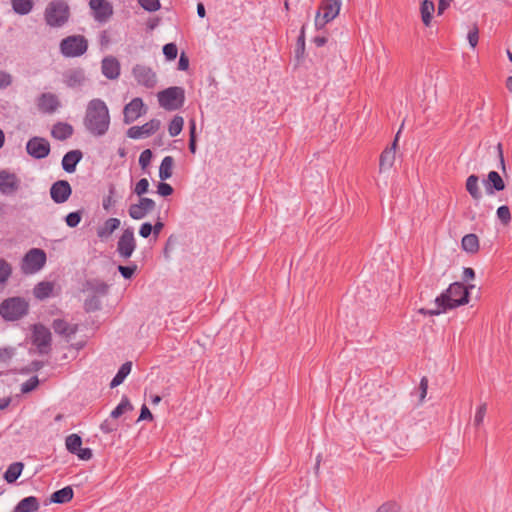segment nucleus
Listing matches in <instances>:
<instances>
[{"instance_id": "34", "label": "nucleus", "mask_w": 512, "mask_h": 512, "mask_svg": "<svg viewBox=\"0 0 512 512\" xmlns=\"http://www.w3.org/2000/svg\"><path fill=\"white\" fill-rule=\"evenodd\" d=\"M435 11L434 2L431 0H423L420 6L422 22L425 26H429L432 20V14Z\"/></svg>"}, {"instance_id": "10", "label": "nucleus", "mask_w": 512, "mask_h": 512, "mask_svg": "<svg viewBox=\"0 0 512 512\" xmlns=\"http://www.w3.org/2000/svg\"><path fill=\"white\" fill-rule=\"evenodd\" d=\"M51 332L43 324L33 326L32 343L38 348L39 353L47 354L51 347Z\"/></svg>"}, {"instance_id": "29", "label": "nucleus", "mask_w": 512, "mask_h": 512, "mask_svg": "<svg viewBox=\"0 0 512 512\" xmlns=\"http://www.w3.org/2000/svg\"><path fill=\"white\" fill-rule=\"evenodd\" d=\"M54 290V284L49 281L39 282L33 289V295L38 300H45L49 298Z\"/></svg>"}, {"instance_id": "61", "label": "nucleus", "mask_w": 512, "mask_h": 512, "mask_svg": "<svg viewBox=\"0 0 512 512\" xmlns=\"http://www.w3.org/2000/svg\"><path fill=\"white\" fill-rule=\"evenodd\" d=\"M152 419H153V415H152L151 411L149 410V408L145 404L142 405L138 421L152 420Z\"/></svg>"}, {"instance_id": "12", "label": "nucleus", "mask_w": 512, "mask_h": 512, "mask_svg": "<svg viewBox=\"0 0 512 512\" xmlns=\"http://www.w3.org/2000/svg\"><path fill=\"white\" fill-rule=\"evenodd\" d=\"M50 150L49 141L43 137L34 136L26 143V151L34 159L46 158Z\"/></svg>"}, {"instance_id": "21", "label": "nucleus", "mask_w": 512, "mask_h": 512, "mask_svg": "<svg viewBox=\"0 0 512 512\" xmlns=\"http://www.w3.org/2000/svg\"><path fill=\"white\" fill-rule=\"evenodd\" d=\"M102 74L110 80H115L120 76V63L114 56H107L101 62Z\"/></svg>"}, {"instance_id": "11", "label": "nucleus", "mask_w": 512, "mask_h": 512, "mask_svg": "<svg viewBox=\"0 0 512 512\" xmlns=\"http://www.w3.org/2000/svg\"><path fill=\"white\" fill-rule=\"evenodd\" d=\"M132 74L138 85L144 86L147 89H152L156 86L157 76L152 68L146 65L136 64L132 68Z\"/></svg>"}, {"instance_id": "3", "label": "nucleus", "mask_w": 512, "mask_h": 512, "mask_svg": "<svg viewBox=\"0 0 512 512\" xmlns=\"http://www.w3.org/2000/svg\"><path fill=\"white\" fill-rule=\"evenodd\" d=\"M29 302L20 296H13L4 299L0 303V316L9 322L22 319L29 313Z\"/></svg>"}, {"instance_id": "16", "label": "nucleus", "mask_w": 512, "mask_h": 512, "mask_svg": "<svg viewBox=\"0 0 512 512\" xmlns=\"http://www.w3.org/2000/svg\"><path fill=\"white\" fill-rule=\"evenodd\" d=\"M89 6L94 19L100 23L107 22L113 15V7L106 0H90Z\"/></svg>"}, {"instance_id": "52", "label": "nucleus", "mask_w": 512, "mask_h": 512, "mask_svg": "<svg viewBox=\"0 0 512 512\" xmlns=\"http://www.w3.org/2000/svg\"><path fill=\"white\" fill-rule=\"evenodd\" d=\"M139 4L147 11L154 12L160 8L159 0H138Z\"/></svg>"}, {"instance_id": "38", "label": "nucleus", "mask_w": 512, "mask_h": 512, "mask_svg": "<svg viewBox=\"0 0 512 512\" xmlns=\"http://www.w3.org/2000/svg\"><path fill=\"white\" fill-rule=\"evenodd\" d=\"M133 409L132 404L130 403L127 396H123L121 402L114 408L111 412L110 416L114 419L120 417L126 411H130Z\"/></svg>"}, {"instance_id": "18", "label": "nucleus", "mask_w": 512, "mask_h": 512, "mask_svg": "<svg viewBox=\"0 0 512 512\" xmlns=\"http://www.w3.org/2000/svg\"><path fill=\"white\" fill-rule=\"evenodd\" d=\"M72 194V188L68 181L58 180L54 182L50 187L51 199L56 204H62L66 202Z\"/></svg>"}, {"instance_id": "26", "label": "nucleus", "mask_w": 512, "mask_h": 512, "mask_svg": "<svg viewBox=\"0 0 512 512\" xmlns=\"http://www.w3.org/2000/svg\"><path fill=\"white\" fill-rule=\"evenodd\" d=\"M53 138L64 141L73 135V127L68 123L58 122L51 130Z\"/></svg>"}, {"instance_id": "33", "label": "nucleus", "mask_w": 512, "mask_h": 512, "mask_svg": "<svg viewBox=\"0 0 512 512\" xmlns=\"http://www.w3.org/2000/svg\"><path fill=\"white\" fill-rule=\"evenodd\" d=\"M24 464L22 462H14L10 464L4 473V479L7 483H14L21 475Z\"/></svg>"}, {"instance_id": "50", "label": "nucleus", "mask_w": 512, "mask_h": 512, "mask_svg": "<svg viewBox=\"0 0 512 512\" xmlns=\"http://www.w3.org/2000/svg\"><path fill=\"white\" fill-rule=\"evenodd\" d=\"M486 411H487V404L486 403L481 404L477 408L476 413H475V417H474V426L479 427L483 423L484 417L486 415Z\"/></svg>"}, {"instance_id": "62", "label": "nucleus", "mask_w": 512, "mask_h": 512, "mask_svg": "<svg viewBox=\"0 0 512 512\" xmlns=\"http://www.w3.org/2000/svg\"><path fill=\"white\" fill-rule=\"evenodd\" d=\"M452 1L453 0H439L438 1V8H437L438 15L443 14L444 11L450 6Z\"/></svg>"}, {"instance_id": "7", "label": "nucleus", "mask_w": 512, "mask_h": 512, "mask_svg": "<svg viewBox=\"0 0 512 512\" xmlns=\"http://www.w3.org/2000/svg\"><path fill=\"white\" fill-rule=\"evenodd\" d=\"M341 8V0H322L320 9L315 16L316 29H322L328 22L332 21Z\"/></svg>"}, {"instance_id": "31", "label": "nucleus", "mask_w": 512, "mask_h": 512, "mask_svg": "<svg viewBox=\"0 0 512 512\" xmlns=\"http://www.w3.org/2000/svg\"><path fill=\"white\" fill-rule=\"evenodd\" d=\"M466 190L470 194V196L478 201L482 198V193L479 187V177L475 174L470 175L466 179Z\"/></svg>"}, {"instance_id": "64", "label": "nucleus", "mask_w": 512, "mask_h": 512, "mask_svg": "<svg viewBox=\"0 0 512 512\" xmlns=\"http://www.w3.org/2000/svg\"><path fill=\"white\" fill-rule=\"evenodd\" d=\"M12 357V351L8 348L0 349V361L7 362Z\"/></svg>"}, {"instance_id": "4", "label": "nucleus", "mask_w": 512, "mask_h": 512, "mask_svg": "<svg viewBox=\"0 0 512 512\" xmlns=\"http://www.w3.org/2000/svg\"><path fill=\"white\" fill-rule=\"evenodd\" d=\"M45 21L51 27H61L69 19L70 10L63 0L51 1L45 9Z\"/></svg>"}, {"instance_id": "53", "label": "nucleus", "mask_w": 512, "mask_h": 512, "mask_svg": "<svg viewBox=\"0 0 512 512\" xmlns=\"http://www.w3.org/2000/svg\"><path fill=\"white\" fill-rule=\"evenodd\" d=\"M173 192H174L173 187L164 181L160 182L157 186V193L160 196L167 197V196L172 195Z\"/></svg>"}, {"instance_id": "35", "label": "nucleus", "mask_w": 512, "mask_h": 512, "mask_svg": "<svg viewBox=\"0 0 512 512\" xmlns=\"http://www.w3.org/2000/svg\"><path fill=\"white\" fill-rule=\"evenodd\" d=\"M131 369H132L131 362L128 361V362H125L124 364H122L121 367L119 368L118 372L116 373V375L110 382V387L115 388V387L119 386L120 384H122L124 382L125 378L130 374Z\"/></svg>"}, {"instance_id": "37", "label": "nucleus", "mask_w": 512, "mask_h": 512, "mask_svg": "<svg viewBox=\"0 0 512 512\" xmlns=\"http://www.w3.org/2000/svg\"><path fill=\"white\" fill-rule=\"evenodd\" d=\"M11 4L15 13L19 15H27L33 8V0H11Z\"/></svg>"}, {"instance_id": "41", "label": "nucleus", "mask_w": 512, "mask_h": 512, "mask_svg": "<svg viewBox=\"0 0 512 512\" xmlns=\"http://www.w3.org/2000/svg\"><path fill=\"white\" fill-rule=\"evenodd\" d=\"M11 274V265L5 259L0 258V284L4 285L11 277Z\"/></svg>"}, {"instance_id": "9", "label": "nucleus", "mask_w": 512, "mask_h": 512, "mask_svg": "<svg viewBox=\"0 0 512 512\" xmlns=\"http://www.w3.org/2000/svg\"><path fill=\"white\" fill-rule=\"evenodd\" d=\"M136 246L134 230L132 227H128L123 230L117 241L116 252L121 259L128 260L133 255Z\"/></svg>"}, {"instance_id": "54", "label": "nucleus", "mask_w": 512, "mask_h": 512, "mask_svg": "<svg viewBox=\"0 0 512 512\" xmlns=\"http://www.w3.org/2000/svg\"><path fill=\"white\" fill-rule=\"evenodd\" d=\"M467 39L470 46L475 48L479 40V30L476 25L468 32Z\"/></svg>"}, {"instance_id": "30", "label": "nucleus", "mask_w": 512, "mask_h": 512, "mask_svg": "<svg viewBox=\"0 0 512 512\" xmlns=\"http://www.w3.org/2000/svg\"><path fill=\"white\" fill-rule=\"evenodd\" d=\"M74 496V492L71 486H66L60 490L55 491L52 493L50 497L51 503H57V504H65L72 500Z\"/></svg>"}, {"instance_id": "42", "label": "nucleus", "mask_w": 512, "mask_h": 512, "mask_svg": "<svg viewBox=\"0 0 512 512\" xmlns=\"http://www.w3.org/2000/svg\"><path fill=\"white\" fill-rule=\"evenodd\" d=\"M189 150L192 154L196 153L197 144H196V123L194 120L189 122Z\"/></svg>"}, {"instance_id": "8", "label": "nucleus", "mask_w": 512, "mask_h": 512, "mask_svg": "<svg viewBox=\"0 0 512 512\" xmlns=\"http://www.w3.org/2000/svg\"><path fill=\"white\" fill-rule=\"evenodd\" d=\"M46 260L47 257L44 250L32 248L23 257L21 270L25 274H34L44 267Z\"/></svg>"}, {"instance_id": "44", "label": "nucleus", "mask_w": 512, "mask_h": 512, "mask_svg": "<svg viewBox=\"0 0 512 512\" xmlns=\"http://www.w3.org/2000/svg\"><path fill=\"white\" fill-rule=\"evenodd\" d=\"M38 385H39L38 377L33 376V377L29 378L27 381H25L24 383H22L21 392L23 394L29 393V392L33 391L34 389H36Z\"/></svg>"}, {"instance_id": "15", "label": "nucleus", "mask_w": 512, "mask_h": 512, "mask_svg": "<svg viewBox=\"0 0 512 512\" xmlns=\"http://www.w3.org/2000/svg\"><path fill=\"white\" fill-rule=\"evenodd\" d=\"M156 207L153 199L147 197H140L138 203L131 204L128 213L134 220L143 219L148 213L152 212Z\"/></svg>"}, {"instance_id": "57", "label": "nucleus", "mask_w": 512, "mask_h": 512, "mask_svg": "<svg viewBox=\"0 0 512 512\" xmlns=\"http://www.w3.org/2000/svg\"><path fill=\"white\" fill-rule=\"evenodd\" d=\"M77 457L81 460H90L93 456L92 450L90 448H82L80 447L79 450L75 453Z\"/></svg>"}, {"instance_id": "17", "label": "nucleus", "mask_w": 512, "mask_h": 512, "mask_svg": "<svg viewBox=\"0 0 512 512\" xmlns=\"http://www.w3.org/2000/svg\"><path fill=\"white\" fill-rule=\"evenodd\" d=\"M21 181L15 173L0 170V192L3 195H11L19 190Z\"/></svg>"}, {"instance_id": "56", "label": "nucleus", "mask_w": 512, "mask_h": 512, "mask_svg": "<svg viewBox=\"0 0 512 512\" xmlns=\"http://www.w3.org/2000/svg\"><path fill=\"white\" fill-rule=\"evenodd\" d=\"M305 50V26H302L300 34L297 39V54H303Z\"/></svg>"}, {"instance_id": "23", "label": "nucleus", "mask_w": 512, "mask_h": 512, "mask_svg": "<svg viewBox=\"0 0 512 512\" xmlns=\"http://www.w3.org/2000/svg\"><path fill=\"white\" fill-rule=\"evenodd\" d=\"M485 191L488 195H493L495 191H502L505 189V183L496 171H490L487 180H484Z\"/></svg>"}, {"instance_id": "36", "label": "nucleus", "mask_w": 512, "mask_h": 512, "mask_svg": "<svg viewBox=\"0 0 512 512\" xmlns=\"http://www.w3.org/2000/svg\"><path fill=\"white\" fill-rule=\"evenodd\" d=\"M462 249L468 253H476L479 250V239L476 234H467L461 241Z\"/></svg>"}, {"instance_id": "14", "label": "nucleus", "mask_w": 512, "mask_h": 512, "mask_svg": "<svg viewBox=\"0 0 512 512\" xmlns=\"http://www.w3.org/2000/svg\"><path fill=\"white\" fill-rule=\"evenodd\" d=\"M161 126V122L158 119H152L142 126H132L127 130V137L131 139H142L147 138L156 133Z\"/></svg>"}, {"instance_id": "63", "label": "nucleus", "mask_w": 512, "mask_h": 512, "mask_svg": "<svg viewBox=\"0 0 512 512\" xmlns=\"http://www.w3.org/2000/svg\"><path fill=\"white\" fill-rule=\"evenodd\" d=\"M100 429L104 432V433H110L114 430H116V425L112 424L109 420H105L101 425H100Z\"/></svg>"}, {"instance_id": "40", "label": "nucleus", "mask_w": 512, "mask_h": 512, "mask_svg": "<svg viewBox=\"0 0 512 512\" xmlns=\"http://www.w3.org/2000/svg\"><path fill=\"white\" fill-rule=\"evenodd\" d=\"M183 125H184L183 118L178 115L174 116L169 124V127H168V132H169L170 136L175 137V136L179 135L183 129Z\"/></svg>"}, {"instance_id": "47", "label": "nucleus", "mask_w": 512, "mask_h": 512, "mask_svg": "<svg viewBox=\"0 0 512 512\" xmlns=\"http://www.w3.org/2000/svg\"><path fill=\"white\" fill-rule=\"evenodd\" d=\"M137 265L136 264H130L127 266L119 265L118 271L125 279H131L134 273L137 271Z\"/></svg>"}, {"instance_id": "13", "label": "nucleus", "mask_w": 512, "mask_h": 512, "mask_svg": "<svg viewBox=\"0 0 512 512\" xmlns=\"http://www.w3.org/2000/svg\"><path fill=\"white\" fill-rule=\"evenodd\" d=\"M147 108L140 97L133 98L128 104L124 106L123 116L124 123L130 124L136 121L139 117L144 115Z\"/></svg>"}, {"instance_id": "28", "label": "nucleus", "mask_w": 512, "mask_h": 512, "mask_svg": "<svg viewBox=\"0 0 512 512\" xmlns=\"http://www.w3.org/2000/svg\"><path fill=\"white\" fill-rule=\"evenodd\" d=\"M119 226L120 220L118 218H109L104 222L103 226L97 229V236L101 239H107Z\"/></svg>"}, {"instance_id": "19", "label": "nucleus", "mask_w": 512, "mask_h": 512, "mask_svg": "<svg viewBox=\"0 0 512 512\" xmlns=\"http://www.w3.org/2000/svg\"><path fill=\"white\" fill-rule=\"evenodd\" d=\"M60 106L58 97L50 92L42 93L37 99V107L43 113L52 114Z\"/></svg>"}, {"instance_id": "24", "label": "nucleus", "mask_w": 512, "mask_h": 512, "mask_svg": "<svg viewBox=\"0 0 512 512\" xmlns=\"http://www.w3.org/2000/svg\"><path fill=\"white\" fill-rule=\"evenodd\" d=\"M52 328L56 334L70 338L75 335L78 331L77 324H70L64 319H54L52 322Z\"/></svg>"}, {"instance_id": "27", "label": "nucleus", "mask_w": 512, "mask_h": 512, "mask_svg": "<svg viewBox=\"0 0 512 512\" xmlns=\"http://www.w3.org/2000/svg\"><path fill=\"white\" fill-rule=\"evenodd\" d=\"M39 507L38 499L35 496H28L19 501L11 512H35Z\"/></svg>"}, {"instance_id": "48", "label": "nucleus", "mask_w": 512, "mask_h": 512, "mask_svg": "<svg viewBox=\"0 0 512 512\" xmlns=\"http://www.w3.org/2000/svg\"><path fill=\"white\" fill-rule=\"evenodd\" d=\"M148 189L149 181L146 178H142L136 183L133 192L139 197H142L144 194L148 192Z\"/></svg>"}, {"instance_id": "39", "label": "nucleus", "mask_w": 512, "mask_h": 512, "mask_svg": "<svg viewBox=\"0 0 512 512\" xmlns=\"http://www.w3.org/2000/svg\"><path fill=\"white\" fill-rule=\"evenodd\" d=\"M66 449L75 454L82 445V438L78 434H71L65 440Z\"/></svg>"}, {"instance_id": "59", "label": "nucleus", "mask_w": 512, "mask_h": 512, "mask_svg": "<svg viewBox=\"0 0 512 512\" xmlns=\"http://www.w3.org/2000/svg\"><path fill=\"white\" fill-rule=\"evenodd\" d=\"M152 229V224L149 222H145L140 226L139 235L143 238H148L153 233Z\"/></svg>"}, {"instance_id": "2", "label": "nucleus", "mask_w": 512, "mask_h": 512, "mask_svg": "<svg viewBox=\"0 0 512 512\" xmlns=\"http://www.w3.org/2000/svg\"><path fill=\"white\" fill-rule=\"evenodd\" d=\"M83 123L91 135L104 136L110 127V114L106 103L99 98L90 100L86 107Z\"/></svg>"}, {"instance_id": "46", "label": "nucleus", "mask_w": 512, "mask_h": 512, "mask_svg": "<svg viewBox=\"0 0 512 512\" xmlns=\"http://www.w3.org/2000/svg\"><path fill=\"white\" fill-rule=\"evenodd\" d=\"M81 218H82V215H81L80 211L70 212L69 214L66 215L65 222H66L67 226L74 228V227L78 226V224L81 221Z\"/></svg>"}, {"instance_id": "43", "label": "nucleus", "mask_w": 512, "mask_h": 512, "mask_svg": "<svg viewBox=\"0 0 512 512\" xmlns=\"http://www.w3.org/2000/svg\"><path fill=\"white\" fill-rule=\"evenodd\" d=\"M497 217L503 225H507L511 221V212L508 206L503 205L497 209Z\"/></svg>"}, {"instance_id": "32", "label": "nucleus", "mask_w": 512, "mask_h": 512, "mask_svg": "<svg viewBox=\"0 0 512 512\" xmlns=\"http://www.w3.org/2000/svg\"><path fill=\"white\" fill-rule=\"evenodd\" d=\"M174 167V158L166 156L163 158L159 167V178L161 181H166L172 177Z\"/></svg>"}, {"instance_id": "20", "label": "nucleus", "mask_w": 512, "mask_h": 512, "mask_svg": "<svg viewBox=\"0 0 512 512\" xmlns=\"http://www.w3.org/2000/svg\"><path fill=\"white\" fill-rule=\"evenodd\" d=\"M86 81L85 72L82 68H72L63 73V82L69 88H78Z\"/></svg>"}, {"instance_id": "51", "label": "nucleus", "mask_w": 512, "mask_h": 512, "mask_svg": "<svg viewBox=\"0 0 512 512\" xmlns=\"http://www.w3.org/2000/svg\"><path fill=\"white\" fill-rule=\"evenodd\" d=\"M153 154L150 149H145L139 156V165L142 169H145L151 163Z\"/></svg>"}, {"instance_id": "58", "label": "nucleus", "mask_w": 512, "mask_h": 512, "mask_svg": "<svg viewBox=\"0 0 512 512\" xmlns=\"http://www.w3.org/2000/svg\"><path fill=\"white\" fill-rule=\"evenodd\" d=\"M418 389H419V400H420V402H422L426 397L427 389H428V380L426 377H423L421 379Z\"/></svg>"}, {"instance_id": "6", "label": "nucleus", "mask_w": 512, "mask_h": 512, "mask_svg": "<svg viewBox=\"0 0 512 512\" xmlns=\"http://www.w3.org/2000/svg\"><path fill=\"white\" fill-rule=\"evenodd\" d=\"M88 49V41L82 35H71L61 40L60 52L64 57L82 56Z\"/></svg>"}, {"instance_id": "60", "label": "nucleus", "mask_w": 512, "mask_h": 512, "mask_svg": "<svg viewBox=\"0 0 512 512\" xmlns=\"http://www.w3.org/2000/svg\"><path fill=\"white\" fill-rule=\"evenodd\" d=\"M188 68H189V58L184 52H182L179 57L178 69L181 71H186Z\"/></svg>"}, {"instance_id": "49", "label": "nucleus", "mask_w": 512, "mask_h": 512, "mask_svg": "<svg viewBox=\"0 0 512 512\" xmlns=\"http://www.w3.org/2000/svg\"><path fill=\"white\" fill-rule=\"evenodd\" d=\"M101 307L100 300L96 296H92L85 300L84 308L87 312L99 310Z\"/></svg>"}, {"instance_id": "5", "label": "nucleus", "mask_w": 512, "mask_h": 512, "mask_svg": "<svg viewBox=\"0 0 512 512\" xmlns=\"http://www.w3.org/2000/svg\"><path fill=\"white\" fill-rule=\"evenodd\" d=\"M157 97L162 108L166 111H175L184 105L185 91L182 87L172 86L160 91Z\"/></svg>"}, {"instance_id": "55", "label": "nucleus", "mask_w": 512, "mask_h": 512, "mask_svg": "<svg viewBox=\"0 0 512 512\" xmlns=\"http://www.w3.org/2000/svg\"><path fill=\"white\" fill-rule=\"evenodd\" d=\"M13 82V77L6 71H0V89H6Z\"/></svg>"}, {"instance_id": "22", "label": "nucleus", "mask_w": 512, "mask_h": 512, "mask_svg": "<svg viewBox=\"0 0 512 512\" xmlns=\"http://www.w3.org/2000/svg\"><path fill=\"white\" fill-rule=\"evenodd\" d=\"M400 130L397 132L395 139L392 143V146L386 148L380 155L379 168L380 171L389 170L395 161V150L399 138Z\"/></svg>"}, {"instance_id": "45", "label": "nucleus", "mask_w": 512, "mask_h": 512, "mask_svg": "<svg viewBox=\"0 0 512 512\" xmlns=\"http://www.w3.org/2000/svg\"><path fill=\"white\" fill-rule=\"evenodd\" d=\"M163 54L166 59L171 61L177 57L178 49L175 43H167L163 46Z\"/></svg>"}, {"instance_id": "25", "label": "nucleus", "mask_w": 512, "mask_h": 512, "mask_svg": "<svg viewBox=\"0 0 512 512\" xmlns=\"http://www.w3.org/2000/svg\"><path fill=\"white\" fill-rule=\"evenodd\" d=\"M83 153L80 150H71L62 158V168L67 173H73L77 164L81 161Z\"/></svg>"}, {"instance_id": "1", "label": "nucleus", "mask_w": 512, "mask_h": 512, "mask_svg": "<svg viewBox=\"0 0 512 512\" xmlns=\"http://www.w3.org/2000/svg\"><path fill=\"white\" fill-rule=\"evenodd\" d=\"M474 288V285L466 287L460 282H454L435 298L434 309H419V313L429 316L440 315L447 310L454 309L458 306L465 305L469 302V289Z\"/></svg>"}]
</instances>
